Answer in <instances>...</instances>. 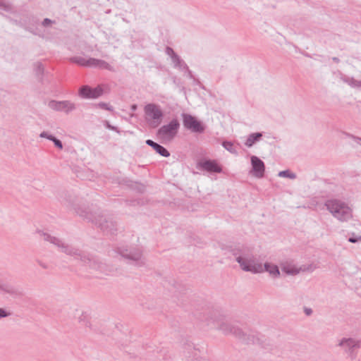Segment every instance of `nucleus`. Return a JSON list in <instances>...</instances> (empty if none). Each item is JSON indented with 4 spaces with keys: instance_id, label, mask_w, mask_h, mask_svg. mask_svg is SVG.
<instances>
[{
    "instance_id": "nucleus-1",
    "label": "nucleus",
    "mask_w": 361,
    "mask_h": 361,
    "mask_svg": "<svg viewBox=\"0 0 361 361\" xmlns=\"http://www.w3.org/2000/svg\"><path fill=\"white\" fill-rule=\"evenodd\" d=\"M36 233L44 241L49 242L56 246L62 252L74 257L75 259L80 260L82 265L101 272L106 271V265L101 262L98 257L83 252L78 248L66 244L63 242L61 239L53 236L42 230H37Z\"/></svg>"
},
{
    "instance_id": "nucleus-2",
    "label": "nucleus",
    "mask_w": 361,
    "mask_h": 361,
    "mask_svg": "<svg viewBox=\"0 0 361 361\" xmlns=\"http://www.w3.org/2000/svg\"><path fill=\"white\" fill-rule=\"evenodd\" d=\"M68 208L73 207L75 212L81 217L94 224L106 235H114L117 233V224L111 216L95 214L86 209L75 207L71 200L61 201Z\"/></svg>"
},
{
    "instance_id": "nucleus-3",
    "label": "nucleus",
    "mask_w": 361,
    "mask_h": 361,
    "mask_svg": "<svg viewBox=\"0 0 361 361\" xmlns=\"http://www.w3.org/2000/svg\"><path fill=\"white\" fill-rule=\"evenodd\" d=\"M206 320L208 322V324L214 323L215 326L221 330L224 334H232L244 343H255L259 341L258 338L255 337V336L247 334L239 327L228 322L226 317L224 315L220 314L218 312H212V316L210 317L209 319L207 318Z\"/></svg>"
},
{
    "instance_id": "nucleus-4",
    "label": "nucleus",
    "mask_w": 361,
    "mask_h": 361,
    "mask_svg": "<svg viewBox=\"0 0 361 361\" xmlns=\"http://www.w3.org/2000/svg\"><path fill=\"white\" fill-rule=\"evenodd\" d=\"M229 251L235 257V261L243 271L254 274L263 271L262 265L255 263L254 255L247 252L244 245L231 246Z\"/></svg>"
},
{
    "instance_id": "nucleus-5",
    "label": "nucleus",
    "mask_w": 361,
    "mask_h": 361,
    "mask_svg": "<svg viewBox=\"0 0 361 361\" xmlns=\"http://www.w3.org/2000/svg\"><path fill=\"white\" fill-rule=\"evenodd\" d=\"M325 206L332 215L340 221H347L351 216L350 207L341 200H328L325 202Z\"/></svg>"
},
{
    "instance_id": "nucleus-6",
    "label": "nucleus",
    "mask_w": 361,
    "mask_h": 361,
    "mask_svg": "<svg viewBox=\"0 0 361 361\" xmlns=\"http://www.w3.org/2000/svg\"><path fill=\"white\" fill-rule=\"evenodd\" d=\"M145 120L149 127L157 128L164 118V113L158 104L150 103L144 107Z\"/></svg>"
},
{
    "instance_id": "nucleus-7",
    "label": "nucleus",
    "mask_w": 361,
    "mask_h": 361,
    "mask_svg": "<svg viewBox=\"0 0 361 361\" xmlns=\"http://www.w3.org/2000/svg\"><path fill=\"white\" fill-rule=\"evenodd\" d=\"M116 252L130 264H133L137 266H142L145 264L142 258V251L139 247H118Z\"/></svg>"
},
{
    "instance_id": "nucleus-8",
    "label": "nucleus",
    "mask_w": 361,
    "mask_h": 361,
    "mask_svg": "<svg viewBox=\"0 0 361 361\" xmlns=\"http://www.w3.org/2000/svg\"><path fill=\"white\" fill-rule=\"evenodd\" d=\"M343 353L347 355L351 360L357 357V352L361 348V340L354 338L343 337L338 343Z\"/></svg>"
},
{
    "instance_id": "nucleus-9",
    "label": "nucleus",
    "mask_w": 361,
    "mask_h": 361,
    "mask_svg": "<svg viewBox=\"0 0 361 361\" xmlns=\"http://www.w3.org/2000/svg\"><path fill=\"white\" fill-rule=\"evenodd\" d=\"M183 125L185 128L196 133H202L205 130L203 123L198 121L195 116L183 113L182 114Z\"/></svg>"
},
{
    "instance_id": "nucleus-10",
    "label": "nucleus",
    "mask_w": 361,
    "mask_h": 361,
    "mask_svg": "<svg viewBox=\"0 0 361 361\" xmlns=\"http://www.w3.org/2000/svg\"><path fill=\"white\" fill-rule=\"evenodd\" d=\"M180 123L176 118L172 119L168 124L164 125L157 130V135L161 138H173L179 129Z\"/></svg>"
},
{
    "instance_id": "nucleus-11",
    "label": "nucleus",
    "mask_w": 361,
    "mask_h": 361,
    "mask_svg": "<svg viewBox=\"0 0 361 361\" xmlns=\"http://www.w3.org/2000/svg\"><path fill=\"white\" fill-rule=\"evenodd\" d=\"M48 106L54 111L63 112L66 114H70L76 109L75 104L69 100H51L48 103Z\"/></svg>"
},
{
    "instance_id": "nucleus-12",
    "label": "nucleus",
    "mask_w": 361,
    "mask_h": 361,
    "mask_svg": "<svg viewBox=\"0 0 361 361\" xmlns=\"http://www.w3.org/2000/svg\"><path fill=\"white\" fill-rule=\"evenodd\" d=\"M103 93L104 90L100 85L94 88L89 85H82L78 91V95L82 99H97Z\"/></svg>"
},
{
    "instance_id": "nucleus-13",
    "label": "nucleus",
    "mask_w": 361,
    "mask_h": 361,
    "mask_svg": "<svg viewBox=\"0 0 361 361\" xmlns=\"http://www.w3.org/2000/svg\"><path fill=\"white\" fill-rule=\"evenodd\" d=\"M252 173L257 178H262L264 176L265 164L257 156L251 157Z\"/></svg>"
},
{
    "instance_id": "nucleus-14",
    "label": "nucleus",
    "mask_w": 361,
    "mask_h": 361,
    "mask_svg": "<svg viewBox=\"0 0 361 361\" xmlns=\"http://www.w3.org/2000/svg\"><path fill=\"white\" fill-rule=\"evenodd\" d=\"M197 166L202 170L209 173L222 172V167L218 164L217 161L214 159L201 161L198 163Z\"/></svg>"
},
{
    "instance_id": "nucleus-15",
    "label": "nucleus",
    "mask_w": 361,
    "mask_h": 361,
    "mask_svg": "<svg viewBox=\"0 0 361 361\" xmlns=\"http://www.w3.org/2000/svg\"><path fill=\"white\" fill-rule=\"evenodd\" d=\"M0 291L8 293L13 297H21L23 293L21 289L13 286L8 283H0Z\"/></svg>"
},
{
    "instance_id": "nucleus-16",
    "label": "nucleus",
    "mask_w": 361,
    "mask_h": 361,
    "mask_svg": "<svg viewBox=\"0 0 361 361\" xmlns=\"http://www.w3.org/2000/svg\"><path fill=\"white\" fill-rule=\"evenodd\" d=\"M145 143L153 148L157 153L164 157H169L170 156V152L162 145L154 142L152 140H147Z\"/></svg>"
},
{
    "instance_id": "nucleus-17",
    "label": "nucleus",
    "mask_w": 361,
    "mask_h": 361,
    "mask_svg": "<svg viewBox=\"0 0 361 361\" xmlns=\"http://www.w3.org/2000/svg\"><path fill=\"white\" fill-rule=\"evenodd\" d=\"M92 58L85 59L82 56H73L70 58V61L74 63H76L80 66L82 67H90L92 68Z\"/></svg>"
},
{
    "instance_id": "nucleus-18",
    "label": "nucleus",
    "mask_w": 361,
    "mask_h": 361,
    "mask_svg": "<svg viewBox=\"0 0 361 361\" xmlns=\"http://www.w3.org/2000/svg\"><path fill=\"white\" fill-rule=\"evenodd\" d=\"M340 79L345 83L348 84L353 88L361 87V80L355 79L353 77L347 76L343 73H340Z\"/></svg>"
},
{
    "instance_id": "nucleus-19",
    "label": "nucleus",
    "mask_w": 361,
    "mask_h": 361,
    "mask_svg": "<svg viewBox=\"0 0 361 361\" xmlns=\"http://www.w3.org/2000/svg\"><path fill=\"white\" fill-rule=\"evenodd\" d=\"M92 68H99L100 69L113 71L112 66L104 60L92 58Z\"/></svg>"
},
{
    "instance_id": "nucleus-20",
    "label": "nucleus",
    "mask_w": 361,
    "mask_h": 361,
    "mask_svg": "<svg viewBox=\"0 0 361 361\" xmlns=\"http://www.w3.org/2000/svg\"><path fill=\"white\" fill-rule=\"evenodd\" d=\"M264 267V270L274 278H278L280 276V271L277 265L266 262Z\"/></svg>"
},
{
    "instance_id": "nucleus-21",
    "label": "nucleus",
    "mask_w": 361,
    "mask_h": 361,
    "mask_svg": "<svg viewBox=\"0 0 361 361\" xmlns=\"http://www.w3.org/2000/svg\"><path fill=\"white\" fill-rule=\"evenodd\" d=\"M262 136V133H253L250 134L245 142V145L247 147H251L255 142L259 141Z\"/></svg>"
},
{
    "instance_id": "nucleus-22",
    "label": "nucleus",
    "mask_w": 361,
    "mask_h": 361,
    "mask_svg": "<svg viewBox=\"0 0 361 361\" xmlns=\"http://www.w3.org/2000/svg\"><path fill=\"white\" fill-rule=\"evenodd\" d=\"M281 270L286 274L292 276L296 275L300 272V269L297 268L295 265L290 264H283L281 266Z\"/></svg>"
},
{
    "instance_id": "nucleus-23",
    "label": "nucleus",
    "mask_w": 361,
    "mask_h": 361,
    "mask_svg": "<svg viewBox=\"0 0 361 361\" xmlns=\"http://www.w3.org/2000/svg\"><path fill=\"white\" fill-rule=\"evenodd\" d=\"M171 61L175 68H178L180 71L188 70V65L178 55Z\"/></svg>"
},
{
    "instance_id": "nucleus-24",
    "label": "nucleus",
    "mask_w": 361,
    "mask_h": 361,
    "mask_svg": "<svg viewBox=\"0 0 361 361\" xmlns=\"http://www.w3.org/2000/svg\"><path fill=\"white\" fill-rule=\"evenodd\" d=\"M222 146L229 152L233 154L237 155L238 152L237 148L234 146L233 143L231 141L225 140L222 142Z\"/></svg>"
},
{
    "instance_id": "nucleus-25",
    "label": "nucleus",
    "mask_w": 361,
    "mask_h": 361,
    "mask_svg": "<svg viewBox=\"0 0 361 361\" xmlns=\"http://www.w3.org/2000/svg\"><path fill=\"white\" fill-rule=\"evenodd\" d=\"M79 322L81 324V325H83L85 326L89 327L90 329H92V324L90 323V318L89 315L87 313H82L78 318Z\"/></svg>"
},
{
    "instance_id": "nucleus-26",
    "label": "nucleus",
    "mask_w": 361,
    "mask_h": 361,
    "mask_svg": "<svg viewBox=\"0 0 361 361\" xmlns=\"http://www.w3.org/2000/svg\"><path fill=\"white\" fill-rule=\"evenodd\" d=\"M0 9L8 13L14 12L12 4L6 0H0Z\"/></svg>"
},
{
    "instance_id": "nucleus-27",
    "label": "nucleus",
    "mask_w": 361,
    "mask_h": 361,
    "mask_svg": "<svg viewBox=\"0 0 361 361\" xmlns=\"http://www.w3.org/2000/svg\"><path fill=\"white\" fill-rule=\"evenodd\" d=\"M278 176L283 178H288L290 179H295L296 174L291 172L290 170L281 171L279 173Z\"/></svg>"
},
{
    "instance_id": "nucleus-28",
    "label": "nucleus",
    "mask_w": 361,
    "mask_h": 361,
    "mask_svg": "<svg viewBox=\"0 0 361 361\" xmlns=\"http://www.w3.org/2000/svg\"><path fill=\"white\" fill-rule=\"evenodd\" d=\"M35 72L38 77H42L44 73V66L42 63L37 62L35 64Z\"/></svg>"
},
{
    "instance_id": "nucleus-29",
    "label": "nucleus",
    "mask_w": 361,
    "mask_h": 361,
    "mask_svg": "<svg viewBox=\"0 0 361 361\" xmlns=\"http://www.w3.org/2000/svg\"><path fill=\"white\" fill-rule=\"evenodd\" d=\"M96 106L99 107L100 109H105V110H107L109 111H114V108L112 106L109 105L107 103L103 102L98 103L97 104H96Z\"/></svg>"
},
{
    "instance_id": "nucleus-30",
    "label": "nucleus",
    "mask_w": 361,
    "mask_h": 361,
    "mask_svg": "<svg viewBox=\"0 0 361 361\" xmlns=\"http://www.w3.org/2000/svg\"><path fill=\"white\" fill-rule=\"evenodd\" d=\"M165 53L169 56L172 59H173L178 54L173 51V49L170 47H166L165 49Z\"/></svg>"
},
{
    "instance_id": "nucleus-31",
    "label": "nucleus",
    "mask_w": 361,
    "mask_h": 361,
    "mask_svg": "<svg viewBox=\"0 0 361 361\" xmlns=\"http://www.w3.org/2000/svg\"><path fill=\"white\" fill-rule=\"evenodd\" d=\"M345 135L348 137H350L353 139L357 145L361 146V137L355 136L353 134H350L349 133H345Z\"/></svg>"
},
{
    "instance_id": "nucleus-32",
    "label": "nucleus",
    "mask_w": 361,
    "mask_h": 361,
    "mask_svg": "<svg viewBox=\"0 0 361 361\" xmlns=\"http://www.w3.org/2000/svg\"><path fill=\"white\" fill-rule=\"evenodd\" d=\"M51 141L54 142L56 147L59 148V149H63V143L62 142L56 138V137H51Z\"/></svg>"
},
{
    "instance_id": "nucleus-33",
    "label": "nucleus",
    "mask_w": 361,
    "mask_h": 361,
    "mask_svg": "<svg viewBox=\"0 0 361 361\" xmlns=\"http://www.w3.org/2000/svg\"><path fill=\"white\" fill-rule=\"evenodd\" d=\"M184 348H185L184 353H185V357H187L188 358L191 357V356L190 355V350L193 349L192 345L190 343H187V344H185V346L184 347Z\"/></svg>"
},
{
    "instance_id": "nucleus-34",
    "label": "nucleus",
    "mask_w": 361,
    "mask_h": 361,
    "mask_svg": "<svg viewBox=\"0 0 361 361\" xmlns=\"http://www.w3.org/2000/svg\"><path fill=\"white\" fill-rule=\"evenodd\" d=\"M39 137H43V138H47L49 140H51V137H54V135H51V134H49L46 131H43L40 133L39 135Z\"/></svg>"
},
{
    "instance_id": "nucleus-35",
    "label": "nucleus",
    "mask_w": 361,
    "mask_h": 361,
    "mask_svg": "<svg viewBox=\"0 0 361 361\" xmlns=\"http://www.w3.org/2000/svg\"><path fill=\"white\" fill-rule=\"evenodd\" d=\"M54 21L51 20V19L49 18H44L42 22V25L44 26V27H47V26H49V25L54 23Z\"/></svg>"
},
{
    "instance_id": "nucleus-36",
    "label": "nucleus",
    "mask_w": 361,
    "mask_h": 361,
    "mask_svg": "<svg viewBox=\"0 0 361 361\" xmlns=\"http://www.w3.org/2000/svg\"><path fill=\"white\" fill-rule=\"evenodd\" d=\"M10 314H11L10 312H6L3 308H0V319L8 317Z\"/></svg>"
},
{
    "instance_id": "nucleus-37",
    "label": "nucleus",
    "mask_w": 361,
    "mask_h": 361,
    "mask_svg": "<svg viewBox=\"0 0 361 361\" xmlns=\"http://www.w3.org/2000/svg\"><path fill=\"white\" fill-rule=\"evenodd\" d=\"M361 240V236L350 237L348 241L352 243H355Z\"/></svg>"
},
{
    "instance_id": "nucleus-38",
    "label": "nucleus",
    "mask_w": 361,
    "mask_h": 361,
    "mask_svg": "<svg viewBox=\"0 0 361 361\" xmlns=\"http://www.w3.org/2000/svg\"><path fill=\"white\" fill-rule=\"evenodd\" d=\"M106 127L109 128V130H112L116 132H118V128L116 126H111L108 121H106Z\"/></svg>"
},
{
    "instance_id": "nucleus-39",
    "label": "nucleus",
    "mask_w": 361,
    "mask_h": 361,
    "mask_svg": "<svg viewBox=\"0 0 361 361\" xmlns=\"http://www.w3.org/2000/svg\"><path fill=\"white\" fill-rule=\"evenodd\" d=\"M184 71H185L187 73V75L189 78L190 79H194L195 80V78L193 76V74L192 73V71L189 69V68L188 67V70H183Z\"/></svg>"
},
{
    "instance_id": "nucleus-40",
    "label": "nucleus",
    "mask_w": 361,
    "mask_h": 361,
    "mask_svg": "<svg viewBox=\"0 0 361 361\" xmlns=\"http://www.w3.org/2000/svg\"><path fill=\"white\" fill-rule=\"evenodd\" d=\"M304 312H305L306 315L310 316L312 313V310L311 308L306 307V308H305Z\"/></svg>"
},
{
    "instance_id": "nucleus-41",
    "label": "nucleus",
    "mask_w": 361,
    "mask_h": 361,
    "mask_svg": "<svg viewBox=\"0 0 361 361\" xmlns=\"http://www.w3.org/2000/svg\"><path fill=\"white\" fill-rule=\"evenodd\" d=\"M332 61L336 63H338L340 62V59L338 57L334 56L332 57Z\"/></svg>"
},
{
    "instance_id": "nucleus-42",
    "label": "nucleus",
    "mask_w": 361,
    "mask_h": 361,
    "mask_svg": "<svg viewBox=\"0 0 361 361\" xmlns=\"http://www.w3.org/2000/svg\"><path fill=\"white\" fill-rule=\"evenodd\" d=\"M137 105H136V104H133V105L130 106L131 110H132V111H136V110H137Z\"/></svg>"
},
{
    "instance_id": "nucleus-43",
    "label": "nucleus",
    "mask_w": 361,
    "mask_h": 361,
    "mask_svg": "<svg viewBox=\"0 0 361 361\" xmlns=\"http://www.w3.org/2000/svg\"><path fill=\"white\" fill-rule=\"evenodd\" d=\"M39 265H40L42 268H44V269H47V265H46V264H43V263H42V262H39Z\"/></svg>"
}]
</instances>
